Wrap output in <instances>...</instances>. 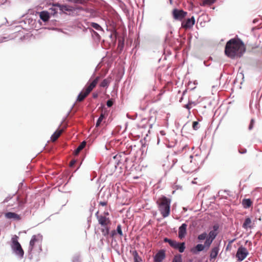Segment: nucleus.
<instances>
[{
    "instance_id": "obj_1",
    "label": "nucleus",
    "mask_w": 262,
    "mask_h": 262,
    "mask_svg": "<svg viewBox=\"0 0 262 262\" xmlns=\"http://www.w3.org/2000/svg\"><path fill=\"white\" fill-rule=\"evenodd\" d=\"M245 51L244 43L239 38H234L230 39L227 42L225 47V55L231 59L241 57Z\"/></svg>"
},
{
    "instance_id": "obj_2",
    "label": "nucleus",
    "mask_w": 262,
    "mask_h": 262,
    "mask_svg": "<svg viewBox=\"0 0 262 262\" xmlns=\"http://www.w3.org/2000/svg\"><path fill=\"white\" fill-rule=\"evenodd\" d=\"M171 199L162 195L157 201L158 209L163 217H167L170 214Z\"/></svg>"
},
{
    "instance_id": "obj_3",
    "label": "nucleus",
    "mask_w": 262,
    "mask_h": 262,
    "mask_svg": "<svg viewBox=\"0 0 262 262\" xmlns=\"http://www.w3.org/2000/svg\"><path fill=\"white\" fill-rule=\"evenodd\" d=\"M99 78L100 77L97 76L93 80H92V77L90 79L82 91L78 95L77 98V101L81 102L87 97L93 89L96 86Z\"/></svg>"
},
{
    "instance_id": "obj_4",
    "label": "nucleus",
    "mask_w": 262,
    "mask_h": 262,
    "mask_svg": "<svg viewBox=\"0 0 262 262\" xmlns=\"http://www.w3.org/2000/svg\"><path fill=\"white\" fill-rule=\"evenodd\" d=\"M129 159L126 157L125 152H121L113 157V159H111L108 163L109 165H113L115 169L117 166L120 165V168H122V166H126L127 162Z\"/></svg>"
},
{
    "instance_id": "obj_5",
    "label": "nucleus",
    "mask_w": 262,
    "mask_h": 262,
    "mask_svg": "<svg viewBox=\"0 0 262 262\" xmlns=\"http://www.w3.org/2000/svg\"><path fill=\"white\" fill-rule=\"evenodd\" d=\"M42 240V236L40 234L37 235H33L30 241L29 246L28 248V252L30 256L29 258L31 259L32 258V251L34 248L35 245L36 244L39 246V251H42L41 243Z\"/></svg>"
},
{
    "instance_id": "obj_6",
    "label": "nucleus",
    "mask_w": 262,
    "mask_h": 262,
    "mask_svg": "<svg viewBox=\"0 0 262 262\" xmlns=\"http://www.w3.org/2000/svg\"><path fill=\"white\" fill-rule=\"evenodd\" d=\"M17 239L18 237L16 235L12 238L11 248L13 252L21 259L24 257V251Z\"/></svg>"
},
{
    "instance_id": "obj_7",
    "label": "nucleus",
    "mask_w": 262,
    "mask_h": 262,
    "mask_svg": "<svg viewBox=\"0 0 262 262\" xmlns=\"http://www.w3.org/2000/svg\"><path fill=\"white\" fill-rule=\"evenodd\" d=\"M164 242L167 243L169 246L174 249L177 250L180 253H183L186 248L185 243L184 242H179L176 240L165 237L163 239Z\"/></svg>"
},
{
    "instance_id": "obj_8",
    "label": "nucleus",
    "mask_w": 262,
    "mask_h": 262,
    "mask_svg": "<svg viewBox=\"0 0 262 262\" xmlns=\"http://www.w3.org/2000/svg\"><path fill=\"white\" fill-rule=\"evenodd\" d=\"M106 30L110 32L109 37L113 39V36H115V39H116L118 33L116 30V24L113 20L108 19L105 21Z\"/></svg>"
},
{
    "instance_id": "obj_9",
    "label": "nucleus",
    "mask_w": 262,
    "mask_h": 262,
    "mask_svg": "<svg viewBox=\"0 0 262 262\" xmlns=\"http://www.w3.org/2000/svg\"><path fill=\"white\" fill-rule=\"evenodd\" d=\"M56 6V7H58L59 13L60 14L64 13L67 14L68 12L70 14L75 11V8L73 7L70 6L68 5L60 4L57 3H56L55 6Z\"/></svg>"
},
{
    "instance_id": "obj_10",
    "label": "nucleus",
    "mask_w": 262,
    "mask_h": 262,
    "mask_svg": "<svg viewBox=\"0 0 262 262\" xmlns=\"http://www.w3.org/2000/svg\"><path fill=\"white\" fill-rule=\"evenodd\" d=\"M249 252L247 249L243 246H241L237 249L236 253V257L238 261H242L246 258Z\"/></svg>"
},
{
    "instance_id": "obj_11",
    "label": "nucleus",
    "mask_w": 262,
    "mask_h": 262,
    "mask_svg": "<svg viewBox=\"0 0 262 262\" xmlns=\"http://www.w3.org/2000/svg\"><path fill=\"white\" fill-rule=\"evenodd\" d=\"M187 12L181 9H174L172 11L173 18L176 20H181L187 15Z\"/></svg>"
},
{
    "instance_id": "obj_12",
    "label": "nucleus",
    "mask_w": 262,
    "mask_h": 262,
    "mask_svg": "<svg viewBox=\"0 0 262 262\" xmlns=\"http://www.w3.org/2000/svg\"><path fill=\"white\" fill-rule=\"evenodd\" d=\"M195 23V19L193 16L188 18L182 22V27L185 29L191 28Z\"/></svg>"
},
{
    "instance_id": "obj_13",
    "label": "nucleus",
    "mask_w": 262,
    "mask_h": 262,
    "mask_svg": "<svg viewBox=\"0 0 262 262\" xmlns=\"http://www.w3.org/2000/svg\"><path fill=\"white\" fill-rule=\"evenodd\" d=\"M219 225L215 224L212 226V230L209 232L208 236L210 238L214 239L219 234Z\"/></svg>"
},
{
    "instance_id": "obj_14",
    "label": "nucleus",
    "mask_w": 262,
    "mask_h": 262,
    "mask_svg": "<svg viewBox=\"0 0 262 262\" xmlns=\"http://www.w3.org/2000/svg\"><path fill=\"white\" fill-rule=\"evenodd\" d=\"M165 257V253L164 250L159 251L155 255L154 259L155 262H162Z\"/></svg>"
},
{
    "instance_id": "obj_15",
    "label": "nucleus",
    "mask_w": 262,
    "mask_h": 262,
    "mask_svg": "<svg viewBox=\"0 0 262 262\" xmlns=\"http://www.w3.org/2000/svg\"><path fill=\"white\" fill-rule=\"evenodd\" d=\"M187 225L183 223L179 228V237L180 239L183 238L187 233Z\"/></svg>"
},
{
    "instance_id": "obj_16",
    "label": "nucleus",
    "mask_w": 262,
    "mask_h": 262,
    "mask_svg": "<svg viewBox=\"0 0 262 262\" xmlns=\"http://www.w3.org/2000/svg\"><path fill=\"white\" fill-rule=\"evenodd\" d=\"M220 251V243L216 246L213 247L210 251V260L214 259L217 257L218 253Z\"/></svg>"
},
{
    "instance_id": "obj_17",
    "label": "nucleus",
    "mask_w": 262,
    "mask_h": 262,
    "mask_svg": "<svg viewBox=\"0 0 262 262\" xmlns=\"http://www.w3.org/2000/svg\"><path fill=\"white\" fill-rule=\"evenodd\" d=\"M98 223L102 227H105L110 223V220L106 216L100 215L98 216Z\"/></svg>"
},
{
    "instance_id": "obj_18",
    "label": "nucleus",
    "mask_w": 262,
    "mask_h": 262,
    "mask_svg": "<svg viewBox=\"0 0 262 262\" xmlns=\"http://www.w3.org/2000/svg\"><path fill=\"white\" fill-rule=\"evenodd\" d=\"M206 248L205 246L202 244H198L193 247L191 251L194 254H198L199 252L203 251Z\"/></svg>"
},
{
    "instance_id": "obj_19",
    "label": "nucleus",
    "mask_w": 262,
    "mask_h": 262,
    "mask_svg": "<svg viewBox=\"0 0 262 262\" xmlns=\"http://www.w3.org/2000/svg\"><path fill=\"white\" fill-rule=\"evenodd\" d=\"M5 216L8 219H13L15 221H19L21 220L20 215L15 212H7L5 213Z\"/></svg>"
},
{
    "instance_id": "obj_20",
    "label": "nucleus",
    "mask_w": 262,
    "mask_h": 262,
    "mask_svg": "<svg viewBox=\"0 0 262 262\" xmlns=\"http://www.w3.org/2000/svg\"><path fill=\"white\" fill-rule=\"evenodd\" d=\"M16 205L19 209H23L24 208L25 204L27 203V199L20 200L19 196L16 198Z\"/></svg>"
},
{
    "instance_id": "obj_21",
    "label": "nucleus",
    "mask_w": 262,
    "mask_h": 262,
    "mask_svg": "<svg viewBox=\"0 0 262 262\" xmlns=\"http://www.w3.org/2000/svg\"><path fill=\"white\" fill-rule=\"evenodd\" d=\"M40 18L44 22L48 21L50 17V13L46 11H42L39 14Z\"/></svg>"
},
{
    "instance_id": "obj_22",
    "label": "nucleus",
    "mask_w": 262,
    "mask_h": 262,
    "mask_svg": "<svg viewBox=\"0 0 262 262\" xmlns=\"http://www.w3.org/2000/svg\"><path fill=\"white\" fill-rule=\"evenodd\" d=\"M88 28H93L95 30L100 31L101 32H104V30L102 28V27L98 24L94 22L90 23V25Z\"/></svg>"
},
{
    "instance_id": "obj_23",
    "label": "nucleus",
    "mask_w": 262,
    "mask_h": 262,
    "mask_svg": "<svg viewBox=\"0 0 262 262\" xmlns=\"http://www.w3.org/2000/svg\"><path fill=\"white\" fill-rule=\"evenodd\" d=\"M242 227L245 229H247L248 228H252L251 220L249 217H247L245 219L242 225Z\"/></svg>"
},
{
    "instance_id": "obj_24",
    "label": "nucleus",
    "mask_w": 262,
    "mask_h": 262,
    "mask_svg": "<svg viewBox=\"0 0 262 262\" xmlns=\"http://www.w3.org/2000/svg\"><path fill=\"white\" fill-rule=\"evenodd\" d=\"M62 132V129H57L54 134L51 136V140L52 141L54 142L60 136Z\"/></svg>"
},
{
    "instance_id": "obj_25",
    "label": "nucleus",
    "mask_w": 262,
    "mask_h": 262,
    "mask_svg": "<svg viewBox=\"0 0 262 262\" xmlns=\"http://www.w3.org/2000/svg\"><path fill=\"white\" fill-rule=\"evenodd\" d=\"M252 204V202L250 199H244L242 201V205L245 208H249Z\"/></svg>"
},
{
    "instance_id": "obj_26",
    "label": "nucleus",
    "mask_w": 262,
    "mask_h": 262,
    "mask_svg": "<svg viewBox=\"0 0 262 262\" xmlns=\"http://www.w3.org/2000/svg\"><path fill=\"white\" fill-rule=\"evenodd\" d=\"M86 144V142L85 141H82L75 150L74 154L76 155H78V153L85 147Z\"/></svg>"
},
{
    "instance_id": "obj_27",
    "label": "nucleus",
    "mask_w": 262,
    "mask_h": 262,
    "mask_svg": "<svg viewBox=\"0 0 262 262\" xmlns=\"http://www.w3.org/2000/svg\"><path fill=\"white\" fill-rule=\"evenodd\" d=\"M55 5L56 3L53 4L52 7L50 8V12L49 13L50 15H53L54 16L56 14H57V13L59 12L58 7H56V6H55Z\"/></svg>"
},
{
    "instance_id": "obj_28",
    "label": "nucleus",
    "mask_w": 262,
    "mask_h": 262,
    "mask_svg": "<svg viewBox=\"0 0 262 262\" xmlns=\"http://www.w3.org/2000/svg\"><path fill=\"white\" fill-rule=\"evenodd\" d=\"M106 115L105 113H102L99 118H98L96 123V127H98L100 126L102 120L105 118Z\"/></svg>"
},
{
    "instance_id": "obj_29",
    "label": "nucleus",
    "mask_w": 262,
    "mask_h": 262,
    "mask_svg": "<svg viewBox=\"0 0 262 262\" xmlns=\"http://www.w3.org/2000/svg\"><path fill=\"white\" fill-rule=\"evenodd\" d=\"M172 32L171 31H169L166 34V36H165V42L169 45L170 43V39L172 37Z\"/></svg>"
},
{
    "instance_id": "obj_30",
    "label": "nucleus",
    "mask_w": 262,
    "mask_h": 262,
    "mask_svg": "<svg viewBox=\"0 0 262 262\" xmlns=\"http://www.w3.org/2000/svg\"><path fill=\"white\" fill-rule=\"evenodd\" d=\"M213 241V239L210 238L208 236L206 238L204 244L206 249H208L210 247Z\"/></svg>"
},
{
    "instance_id": "obj_31",
    "label": "nucleus",
    "mask_w": 262,
    "mask_h": 262,
    "mask_svg": "<svg viewBox=\"0 0 262 262\" xmlns=\"http://www.w3.org/2000/svg\"><path fill=\"white\" fill-rule=\"evenodd\" d=\"M216 0H204L201 3V6H205L206 5H211L214 4Z\"/></svg>"
},
{
    "instance_id": "obj_32",
    "label": "nucleus",
    "mask_w": 262,
    "mask_h": 262,
    "mask_svg": "<svg viewBox=\"0 0 262 262\" xmlns=\"http://www.w3.org/2000/svg\"><path fill=\"white\" fill-rule=\"evenodd\" d=\"M208 235L207 233L206 232H204L198 236V239L199 241L201 242L204 239H206Z\"/></svg>"
},
{
    "instance_id": "obj_33",
    "label": "nucleus",
    "mask_w": 262,
    "mask_h": 262,
    "mask_svg": "<svg viewBox=\"0 0 262 262\" xmlns=\"http://www.w3.org/2000/svg\"><path fill=\"white\" fill-rule=\"evenodd\" d=\"M110 81L107 79H103L100 84V86L102 88H106L108 86Z\"/></svg>"
},
{
    "instance_id": "obj_34",
    "label": "nucleus",
    "mask_w": 262,
    "mask_h": 262,
    "mask_svg": "<svg viewBox=\"0 0 262 262\" xmlns=\"http://www.w3.org/2000/svg\"><path fill=\"white\" fill-rule=\"evenodd\" d=\"M133 256H134V261H137L141 262V258L139 256L138 253V252H137V251L136 250H134L133 252Z\"/></svg>"
},
{
    "instance_id": "obj_35",
    "label": "nucleus",
    "mask_w": 262,
    "mask_h": 262,
    "mask_svg": "<svg viewBox=\"0 0 262 262\" xmlns=\"http://www.w3.org/2000/svg\"><path fill=\"white\" fill-rule=\"evenodd\" d=\"M172 262H182V255L179 254L175 255Z\"/></svg>"
},
{
    "instance_id": "obj_36",
    "label": "nucleus",
    "mask_w": 262,
    "mask_h": 262,
    "mask_svg": "<svg viewBox=\"0 0 262 262\" xmlns=\"http://www.w3.org/2000/svg\"><path fill=\"white\" fill-rule=\"evenodd\" d=\"M67 1L75 3V4H83L85 3L87 1V0H66Z\"/></svg>"
},
{
    "instance_id": "obj_37",
    "label": "nucleus",
    "mask_w": 262,
    "mask_h": 262,
    "mask_svg": "<svg viewBox=\"0 0 262 262\" xmlns=\"http://www.w3.org/2000/svg\"><path fill=\"white\" fill-rule=\"evenodd\" d=\"M104 228L102 229L101 231L104 236L107 235L110 233V228L107 226L104 227Z\"/></svg>"
},
{
    "instance_id": "obj_38",
    "label": "nucleus",
    "mask_w": 262,
    "mask_h": 262,
    "mask_svg": "<svg viewBox=\"0 0 262 262\" xmlns=\"http://www.w3.org/2000/svg\"><path fill=\"white\" fill-rule=\"evenodd\" d=\"M86 30H89L90 31V32L94 34L98 39H100V35L96 31H95L93 29L91 28H87L86 29H85Z\"/></svg>"
},
{
    "instance_id": "obj_39",
    "label": "nucleus",
    "mask_w": 262,
    "mask_h": 262,
    "mask_svg": "<svg viewBox=\"0 0 262 262\" xmlns=\"http://www.w3.org/2000/svg\"><path fill=\"white\" fill-rule=\"evenodd\" d=\"M72 262H81L80 255L78 254H75L73 257Z\"/></svg>"
},
{
    "instance_id": "obj_40",
    "label": "nucleus",
    "mask_w": 262,
    "mask_h": 262,
    "mask_svg": "<svg viewBox=\"0 0 262 262\" xmlns=\"http://www.w3.org/2000/svg\"><path fill=\"white\" fill-rule=\"evenodd\" d=\"M117 233L120 236L123 235V232L121 229V225L120 224H119L117 226V229L115 230Z\"/></svg>"
},
{
    "instance_id": "obj_41",
    "label": "nucleus",
    "mask_w": 262,
    "mask_h": 262,
    "mask_svg": "<svg viewBox=\"0 0 262 262\" xmlns=\"http://www.w3.org/2000/svg\"><path fill=\"white\" fill-rule=\"evenodd\" d=\"M247 149L245 148H243L241 146L238 147V152L240 154H245L247 152Z\"/></svg>"
},
{
    "instance_id": "obj_42",
    "label": "nucleus",
    "mask_w": 262,
    "mask_h": 262,
    "mask_svg": "<svg viewBox=\"0 0 262 262\" xmlns=\"http://www.w3.org/2000/svg\"><path fill=\"white\" fill-rule=\"evenodd\" d=\"M114 100L113 99H112V98L109 99L106 101V105L108 107H111L113 106V105L114 104Z\"/></svg>"
},
{
    "instance_id": "obj_43",
    "label": "nucleus",
    "mask_w": 262,
    "mask_h": 262,
    "mask_svg": "<svg viewBox=\"0 0 262 262\" xmlns=\"http://www.w3.org/2000/svg\"><path fill=\"white\" fill-rule=\"evenodd\" d=\"M192 127L194 130H197L199 128V123L197 121H193L192 123Z\"/></svg>"
},
{
    "instance_id": "obj_44",
    "label": "nucleus",
    "mask_w": 262,
    "mask_h": 262,
    "mask_svg": "<svg viewBox=\"0 0 262 262\" xmlns=\"http://www.w3.org/2000/svg\"><path fill=\"white\" fill-rule=\"evenodd\" d=\"M118 47V48H119L121 50H122L124 47L123 41H121V40H119Z\"/></svg>"
},
{
    "instance_id": "obj_45",
    "label": "nucleus",
    "mask_w": 262,
    "mask_h": 262,
    "mask_svg": "<svg viewBox=\"0 0 262 262\" xmlns=\"http://www.w3.org/2000/svg\"><path fill=\"white\" fill-rule=\"evenodd\" d=\"M254 122V119H252L250 121V124L249 125V127H248V128L249 130L252 129V128L253 127Z\"/></svg>"
},
{
    "instance_id": "obj_46",
    "label": "nucleus",
    "mask_w": 262,
    "mask_h": 262,
    "mask_svg": "<svg viewBox=\"0 0 262 262\" xmlns=\"http://www.w3.org/2000/svg\"><path fill=\"white\" fill-rule=\"evenodd\" d=\"M13 196H11L10 195L9 196H8L7 197H6L5 198V199L4 200V201L3 202V203H7L8 202V201H9L12 198Z\"/></svg>"
},
{
    "instance_id": "obj_47",
    "label": "nucleus",
    "mask_w": 262,
    "mask_h": 262,
    "mask_svg": "<svg viewBox=\"0 0 262 262\" xmlns=\"http://www.w3.org/2000/svg\"><path fill=\"white\" fill-rule=\"evenodd\" d=\"M184 107L186 108V109H187L189 111L191 108V106L190 104L189 103H188L187 104L185 105Z\"/></svg>"
},
{
    "instance_id": "obj_48",
    "label": "nucleus",
    "mask_w": 262,
    "mask_h": 262,
    "mask_svg": "<svg viewBox=\"0 0 262 262\" xmlns=\"http://www.w3.org/2000/svg\"><path fill=\"white\" fill-rule=\"evenodd\" d=\"M188 103L191 105H193L194 106L196 105V103L194 101H193L192 100H189L188 101Z\"/></svg>"
},
{
    "instance_id": "obj_49",
    "label": "nucleus",
    "mask_w": 262,
    "mask_h": 262,
    "mask_svg": "<svg viewBox=\"0 0 262 262\" xmlns=\"http://www.w3.org/2000/svg\"><path fill=\"white\" fill-rule=\"evenodd\" d=\"M107 204V202H104V201H101L99 203V205L102 206H106Z\"/></svg>"
},
{
    "instance_id": "obj_50",
    "label": "nucleus",
    "mask_w": 262,
    "mask_h": 262,
    "mask_svg": "<svg viewBox=\"0 0 262 262\" xmlns=\"http://www.w3.org/2000/svg\"><path fill=\"white\" fill-rule=\"evenodd\" d=\"M117 234V232L115 230H112L111 231V236L113 237Z\"/></svg>"
},
{
    "instance_id": "obj_51",
    "label": "nucleus",
    "mask_w": 262,
    "mask_h": 262,
    "mask_svg": "<svg viewBox=\"0 0 262 262\" xmlns=\"http://www.w3.org/2000/svg\"><path fill=\"white\" fill-rule=\"evenodd\" d=\"M98 94L97 93H94L93 94V97L94 98H97L98 97Z\"/></svg>"
},
{
    "instance_id": "obj_52",
    "label": "nucleus",
    "mask_w": 262,
    "mask_h": 262,
    "mask_svg": "<svg viewBox=\"0 0 262 262\" xmlns=\"http://www.w3.org/2000/svg\"><path fill=\"white\" fill-rule=\"evenodd\" d=\"M259 21V19L258 18H255L253 20V24H256L257 23L258 21Z\"/></svg>"
},
{
    "instance_id": "obj_53",
    "label": "nucleus",
    "mask_w": 262,
    "mask_h": 262,
    "mask_svg": "<svg viewBox=\"0 0 262 262\" xmlns=\"http://www.w3.org/2000/svg\"><path fill=\"white\" fill-rule=\"evenodd\" d=\"M172 162H173V164H172V165L171 166V167H172L177 162V159H173Z\"/></svg>"
},
{
    "instance_id": "obj_54",
    "label": "nucleus",
    "mask_w": 262,
    "mask_h": 262,
    "mask_svg": "<svg viewBox=\"0 0 262 262\" xmlns=\"http://www.w3.org/2000/svg\"><path fill=\"white\" fill-rule=\"evenodd\" d=\"M7 2V0H0V5L5 4Z\"/></svg>"
},
{
    "instance_id": "obj_55",
    "label": "nucleus",
    "mask_w": 262,
    "mask_h": 262,
    "mask_svg": "<svg viewBox=\"0 0 262 262\" xmlns=\"http://www.w3.org/2000/svg\"><path fill=\"white\" fill-rule=\"evenodd\" d=\"M235 240V239L234 238V239L229 241L228 242V245H230Z\"/></svg>"
},
{
    "instance_id": "obj_56",
    "label": "nucleus",
    "mask_w": 262,
    "mask_h": 262,
    "mask_svg": "<svg viewBox=\"0 0 262 262\" xmlns=\"http://www.w3.org/2000/svg\"><path fill=\"white\" fill-rule=\"evenodd\" d=\"M204 64L206 66V67H209L210 64H207V61H204Z\"/></svg>"
},
{
    "instance_id": "obj_57",
    "label": "nucleus",
    "mask_w": 262,
    "mask_h": 262,
    "mask_svg": "<svg viewBox=\"0 0 262 262\" xmlns=\"http://www.w3.org/2000/svg\"><path fill=\"white\" fill-rule=\"evenodd\" d=\"M121 128V127L120 126H118L116 127V128H115V130L118 129L117 133L119 132V130Z\"/></svg>"
},
{
    "instance_id": "obj_58",
    "label": "nucleus",
    "mask_w": 262,
    "mask_h": 262,
    "mask_svg": "<svg viewBox=\"0 0 262 262\" xmlns=\"http://www.w3.org/2000/svg\"><path fill=\"white\" fill-rule=\"evenodd\" d=\"M98 213H99V211H97L96 212V213H95V215H96V217H97V219H98V216H100V215H98Z\"/></svg>"
},
{
    "instance_id": "obj_59",
    "label": "nucleus",
    "mask_w": 262,
    "mask_h": 262,
    "mask_svg": "<svg viewBox=\"0 0 262 262\" xmlns=\"http://www.w3.org/2000/svg\"><path fill=\"white\" fill-rule=\"evenodd\" d=\"M5 39V37H3V38H2V37H0V42H3V40H4V39Z\"/></svg>"
},
{
    "instance_id": "obj_60",
    "label": "nucleus",
    "mask_w": 262,
    "mask_h": 262,
    "mask_svg": "<svg viewBox=\"0 0 262 262\" xmlns=\"http://www.w3.org/2000/svg\"><path fill=\"white\" fill-rule=\"evenodd\" d=\"M24 22L25 24H27V23H29V19H27V20H24Z\"/></svg>"
},
{
    "instance_id": "obj_61",
    "label": "nucleus",
    "mask_w": 262,
    "mask_h": 262,
    "mask_svg": "<svg viewBox=\"0 0 262 262\" xmlns=\"http://www.w3.org/2000/svg\"><path fill=\"white\" fill-rule=\"evenodd\" d=\"M230 246V245L228 244V245L227 246V247L226 248V250H228Z\"/></svg>"
},
{
    "instance_id": "obj_62",
    "label": "nucleus",
    "mask_w": 262,
    "mask_h": 262,
    "mask_svg": "<svg viewBox=\"0 0 262 262\" xmlns=\"http://www.w3.org/2000/svg\"><path fill=\"white\" fill-rule=\"evenodd\" d=\"M104 214L105 215H108L109 214V213L106 211V212H104Z\"/></svg>"
},
{
    "instance_id": "obj_63",
    "label": "nucleus",
    "mask_w": 262,
    "mask_h": 262,
    "mask_svg": "<svg viewBox=\"0 0 262 262\" xmlns=\"http://www.w3.org/2000/svg\"><path fill=\"white\" fill-rule=\"evenodd\" d=\"M161 134L162 135H164V131H161Z\"/></svg>"
},
{
    "instance_id": "obj_64",
    "label": "nucleus",
    "mask_w": 262,
    "mask_h": 262,
    "mask_svg": "<svg viewBox=\"0 0 262 262\" xmlns=\"http://www.w3.org/2000/svg\"><path fill=\"white\" fill-rule=\"evenodd\" d=\"M186 92V90H185V91H184L183 92V95H184L185 94V92Z\"/></svg>"
}]
</instances>
